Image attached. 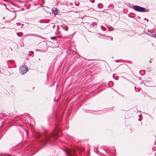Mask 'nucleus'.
Wrapping results in <instances>:
<instances>
[{"mask_svg": "<svg viewBox=\"0 0 156 156\" xmlns=\"http://www.w3.org/2000/svg\"><path fill=\"white\" fill-rule=\"evenodd\" d=\"M133 8L135 11L139 12H149V11L148 9H146L138 5L133 6Z\"/></svg>", "mask_w": 156, "mask_h": 156, "instance_id": "1", "label": "nucleus"}, {"mask_svg": "<svg viewBox=\"0 0 156 156\" xmlns=\"http://www.w3.org/2000/svg\"><path fill=\"white\" fill-rule=\"evenodd\" d=\"M28 71V68L26 66H21L20 68V73L22 75L24 74Z\"/></svg>", "mask_w": 156, "mask_h": 156, "instance_id": "2", "label": "nucleus"}, {"mask_svg": "<svg viewBox=\"0 0 156 156\" xmlns=\"http://www.w3.org/2000/svg\"><path fill=\"white\" fill-rule=\"evenodd\" d=\"M50 136L48 135H46L45 136L44 140L42 141V144L45 145L47 143V141L49 140Z\"/></svg>", "mask_w": 156, "mask_h": 156, "instance_id": "3", "label": "nucleus"}, {"mask_svg": "<svg viewBox=\"0 0 156 156\" xmlns=\"http://www.w3.org/2000/svg\"><path fill=\"white\" fill-rule=\"evenodd\" d=\"M52 10V12L54 13L55 14L57 13L58 11L57 10L56 8H54Z\"/></svg>", "mask_w": 156, "mask_h": 156, "instance_id": "4", "label": "nucleus"}, {"mask_svg": "<svg viewBox=\"0 0 156 156\" xmlns=\"http://www.w3.org/2000/svg\"><path fill=\"white\" fill-rule=\"evenodd\" d=\"M149 35L153 37H156V34H155L154 32L150 33Z\"/></svg>", "mask_w": 156, "mask_h": 156, "instance_id": "5", "label": "nucleus"}, {"mask_svg": "<svg viewBox=\"0 0 156 156\" xmlns=\"http://www.w3.org/2000/svg\"><path fill=\"white\" fill-rule=\"evenodd\" d=\"M61 27L64 29L66 31H67L68 30V27H67L64 26H61Z\"/></svg>", "mask_w": 156, "mask_h": 156, "instance_id": "6", "label": "nucleus"}, {"mask_svg": "<svg viewBox=\"0 0 156 156\" xmlns=\"http://www.w3.org/2000/svg\"><path fill=\"white\" fill-rule=\"evenodd\" d=\"M101 28L103 31H105L106 30V28L102 26L101 27Z\"/></svg>", "mask_w": 156, "mask_h": 156, "instance_id": "7", "label": "nucleus"}, {"mask_svg": "<svg viewBox=\"0 0 156 156\" xmlns=\"http://www.w3.org/2000/svg\"><path fill=\"white\" fill-rule=\"evenodd\" d=\"M66 153L68 155H69L70 154V153H69V151H66Z\"/></svg>", "mask_w": 156, "mask_h": 156, "instance_id": "8", "label": "nucleus"}, {"mask_svg": "<svg viewBox=\"0 0 156 156\" xmlns=\"http://www.w3.org/2000/svg\"><path fill=\"white\" fill-rule=\"evenodd\" d=\"M142 72H144V71H140V73H141Z\"/></svg>", "mask_w": 156, "mask_h": 156, "instance_id": "9", "label": "nucleus"}, {"mask_svg": "<svg viewBox=\"0 0 156 156\" xmlns=\"http://www.w3.org/2000/svg\"><path fill=\"white\" fill-rule=\"evenodd\" d=\"M17 35L18 36H21V34H20V35H18V33H17Z\"/></svg>", "mask_w": 156, "mask_h": 156, "instance_id": "10", "label": "nucleus"}, {"mask_svg": "<svg viewBox=\"0 0 156 156\" xmlns=\"http://www.w3.org/2000/svg\"><path fill=\"white\" fill-rule=\"evenodd\" d=\"M55 136H57V133H55Z\"/></svg>", "mask_w": 156, "mask_h": 156, "instance_id": "11", "label": "nucleus"}, {"mask_svg": "<svg viewBox=\"0 0 156 156\" xmlns=\"http://www.w3.org/2000/svg\"><path fill=\"white\" fill-rule=\"evenodd\" d=\"M90 1L92 3L94 2V1Z\"/></svg>", "mask_w": 156, "mask_h": 156, "instance_id": "12", "label": "nucleus"}, {"mask_svg": "<svg viewBox=\"0 0 156 156\" xmlns=\"http://www.w3.org/2000/svg\"><path fill=\"white\" fill-rule=\"evenodd\" d=\"M111 40H113L112 37H111Z\"/></svg>", "mask_w": 156, "mask_h": 156, "instance_id": "13", "label": "nucleus"}, {"mask_svg": "<svg viewBox=\"0 0 156 156\" xmlns=\"http://www.w3.org/2000/svg\"><path fill=\"white\" fill-rule=\"evenodd\" d=\"M51 39H53V37H51Z\"/></svg>", "mask_w": 156, "mask_h": 156, "instance_id": "14", "label": "nucleus"}, {"mask_svg": "<svg viewBox=\"0 0 156 156\" xmlns=\"http://www.w3.org/2000/svg\"><path fill=\"white\" fill-rule=\"evenodd\" d=\"M144 74H141V75H143Z\"/></svg>", "mask_w": 156, "mask_h": 156, "instance_id": "15", "label": "nucleus"}]
</instances>
